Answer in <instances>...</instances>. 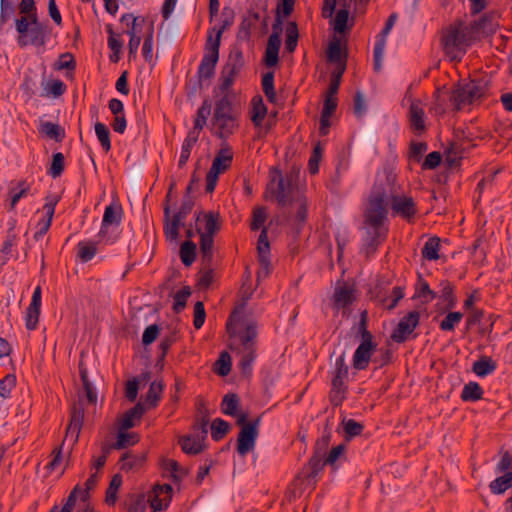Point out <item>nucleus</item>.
<instances>
[{
  "mask_svg": "<svg viewBox=\"0 0 512 512\" xmlns=\"http://www.w3.org/2000/svg\"><path fill=\"white\" fill-rule=\"evenodd\" d=\"M205 308L201 301H198L194 305V320L193 325L196 329H200L205 322Z\"/></svg>",
  "mask_w": 512,
  "mask_h": 512,
  "instance_id": "obj_64",
  "label": "nucleus"
},
{
  "mask_svg": "<svg viewBox=\"0 0 512 512\" xmlns=\"http://www.w3.org/2000/svg\"><path fill=\"white\" fill-rule=\"evenodd\" d=\"M298 32L296 25L291 23L286 29L285 47L289 52H293L297 46Z\"/></svg>",
  "mask_w": 512,
  "mask_h": 512,
  "instance_id": "obj_61",
  "label": "nucleus"
},
{
  "mask_svg": "<svg viewBox=\"0 0 512 512\" xmlns=\"http://www.w3.org/2000/svg\"><path fill=\"white\" fill-rule=\"evenodd\" d=\"M230 349L238 357L242 374L249 375L256 359L257 325L251 320L236 321L232 316L226 325Z\"/></svg>",
  "mask_w": 512,
  "mask_h": 512,
  "instance_id": "obj_2",
  "label": "nucleus"
},
{
  "mask_svg": "<svg viewBox=\"0 0 512 512\" xmlns=\"http://www.w3.org/2000/svg\"><path fill=\"white\" fill-rule=\"evenodd\" d=\"M97 252V244L93 241H81L78 244V256L83 262L91 260Z\"/></svg>",
  "mask_w": 512,
  "mask_h": 512,
  "instance_id": "obj_43",
  "label": "nucleus"
},
{
  "mask_svg": "<svg viewBox=\"0 0 512 512\" xmlns=\"http://www.w3.org/2000/svg\"><path fill=\"white\" fill-rule=\"evenodd\" d=\"M496 369V363L489 357H481L473 363L472 371L480 377L491 374Z\"/></svg>",
  "mask_w": 512,
  "mask_h": 512,
  "instance_id": "obj_32",
  "label": "nucleus"
},
{
  "mask_svg": "<svg viewBox=\"0 0 512 512\" xmlns=\"http://www.w3.org/2000/svg\"><path fill=\"white\" fill-rule=\"evenodd\" d=\"M40 132L50 139L60 142L65 137V131L58 124L52 122H44L40 125Z\"/></svg>",
  "mask_w": 512,
  "mask_h": 512,
  "instance_id": "obj_33",
  "label": "nucleus"
},
{
  "mask_svg": "<svg viewBox=\"0 0 512 512\" xmlns=\"http://www.w3.org/2000/svg\"><path fill=\"white\" fill-rule=\"evenodd\" d=\"M146 463V454L127 452L119 460L120 470L124 472H136L144 467Z\"/></svg>",
  "mask_w": 512,
  "mask_h": 512,
  "instance_id": "obj_23",
  "label": "nucleus"
},
{
  "mask_svg": "<svg viewBox=\"0 0 512 512\" xmlns=\"http://www.w3.org/2000/svg\"><path fill=\"white\" fill-rule=\"evenodd\" d=\"M57 202V198H52L48 200V202L44 205L43 210L45 212V217L42 218L37 224L38 231H36L34 235L36 240H39L49 230Z\"/></svg>",
  "mask_w": 512,
  "mask_h": 512,
  "instance_id": "obj_26",
  "label": "nucleus"
},
{
  "mask_svg": "<svg viewBox=\"0 0 512 512\" xmlns=\"http://www.w3.org/2000/svg\"><path fill=\"white\" fill-rule=\"evenodd\" d=\"M112 447L105 444L101 448V454L96 456L94 455L92 457L91 467L92 469H95L96 472L104 467L107 457L110 454Z\"/></svg>",
  "mask_w": 512,
  "mask_h": 512,
  "instance_id": "obj_60",
  "label": "nucleus"
},
{
  "mask_svg": "<svg viewBox=\"0 0 512 512\" xmlns=\"http://www.w3.org/2000/svg\"><path fill=\"white\" fill-rule=\"evenodd\" d=\"M30 191V185L24 181L19 182L16 187L10 190L11 208H14L17 202Z\"/></svg>",
  "mask_w": 512,
  "mask_h": 512,
  "instance_id": "obj_53",
  "label": "nucleus"
},
{
  "mask_svg": "<svg viewBox=\"0 0 512 512\" xmlns=\"http://www.w3.org/2000/svg\"><path fill=\"white\" fill-rule=\"evenodd\" d=\"M257 250L260 263L265 266V275L269 274V250L270 245L267 236V229L263 228L258 239Z\"/></svg>",
  "mask_w": 512,
  "mask_h": 512,
  "instance_id": "obj_28",
  "label": "nucleus"
},
{
  "mask_svg": "<svg viewBox=\"0 0 512 512\" xmlns=\"http://www.w3.org/2000/svg\"><path fill=\"white\" fill-rule=\"evenodd\" d=\"M224 29L225 26L219 29L213 28L208 36L205 54L198 71L200 78L209 79L214 73L216 63L219 59V48Z\"/></svg>",
  "mask_w": 512,
  "mask_h": 512,
  "instance_id": "obj_7",
  "label": "nucleus"
},
{
  "mask_svg": "<svg viewBox=\"0 0 512 512\" xmlns=\"http://www.w3.org/2000/svg\"><path fill=\"white\" fill-rule=\"evenodd\" d=\"M346 69V64H341L339 67H335V69L331 73V82L328 88V91L331 94H337L341 77Z\"/></svg>",
  "mask_w": 512,
  "mask_h": 512,
  "instance_id": "obj_57",
  "label": "nucleus"
},
{
  "mask_svg": "<svg viewBox=\"0 0 512 512\" xmlns=\"http://www.w3.org/2000/svg\"><path fill=\"white\" fill-rule=\"evenodd\" d=\"M64 169V156L62 153H55L50 167V174L56 178L61 175Z\"/></svg>",
  "mask_w": 512,
  "mask_h": 512,
  "instance_id": "obj_63",
  "label": "nucleus"
},
{
  "mask_svg": "<svg viewBox=\"0 0 512 512\" xmlns=\"http://www.w3.org/2000/svg\"><path fill=\"white\" fill-rule=\"evenodd\" d=\"M325 463L324 457L313 455L309 462L303 467L298 479H302L308 488H313L319 473L323 470Z\"/></svg>",
  "mask_w": 512,
  "mask_h": 512,
  "instance_id": "obj_18",
  "label": "nucleus"
},
{
  "mask_svg": "<svg viewBox=\"0 0 512 512\" xmlns=\"http://www.w3.org/2000/svg\"><path fill=\"white\" fill-rule=\"evenodd\" d=\"M328 61L334 63L336 67H339L341 64H346V60L343 57L340 41L334 39L328 47L327 51Z\"/></svg>",
  "mask_w": 512,
  "mask_h": 512,
  "instance_id": "obj_35",
  "label": "nucleus"
},
{
  "mask_svg": "<svg viewBox=\"0 0 512 512\" xmlns=\"http://www.w3.org/2000/svg\"><path fill=\"white\" fill-rule=\"evenodd\" d=\"M122 485V477L119 474H115L106 490L105 502L109 506L115 505L117 501V493Z\"/></svg>",
  "mask_w": 512,
  "mask_h": 512,
  "instance_id": "obj_36",
  "label": "nucleus"
},
{
  "mask_svg": "<svg viewBox=\"0 0 512 512\" xmlns=\"http://www.w3.org/2000/svg\"><path fill=\"white\" fill-rule=\"evenodd\" d=\"M138 20L139 19L133 16V14H124L121 17V22L128 27L127 34L130 37L140 36L142 25Z\"/></svg>",
  "mask_w": 512,
  "mask_h": 512,
  "instance_id": "obj_47",
  "label": "nucleus"
},
{
  "mask_svg": "<svg viewBox=\"0 0 512 512\" xmlns=\"http://www.w3.org/2000/svg\"><path fill=\"white\" fill-rule=\"evenodd\" d=\"M499 24L493 16H484L479 22H475L469 26L474 39L480 36H489L496 32Z\"/></svg>",
  "mask_w": 512,
  "mask_h": 512,
  "instance_id": "obj_24",
  "label": "nucleus"
},
{
  "mask_svg": "<svg viewBox=\"0 0 512 512\" xmlns=\"http://www.w3.org/2000/svg\"><path fill=\"white\" fill-rule=\"evenodd\" d=\"M220 228L219 214L215 212H201L196 217V229L199 235H214Z\"/></svg>",
  "mask_w": 512,
  "mask_h": 512,
  "instance_id": "obj_20",
  "label": "nucleus"
},
{
  "mask_svg": "<svg viewBox=\"0 0 512 512\" xmlns=\"http://www.w3.org/2000/svg\"><path fill=\"white\" fill-rule=\"evenodd\" d=\"M148 500L144 493L132 494L129 497L127 512H146Z\"/></svg>",
  "mask_w": 512,
  "mask_h": 512,
  "instance_id": "obj_39",
  "label": "nucleus"
},
{
  "mask_svg": "<svg viewBox=\"0 0 512 512\" xmlns=\"http://www.w3.org/2000/svg\"><path fill=\"white\" fill-rule=\"evenodd\" d=\"M231 370V356L227 352H222L216 362L215 371L220 376H226Z\"/></svg>",
  "mask_w": 512,
  "mask_h": 512,
  "instance_id": "obj_55",
  "label": "nucleus"
},
{
  "mask_svg": "<svg viewBox=\"0 0 512 512\" xmlns=\"http://www.w3.org/2000/svg\"><path fill=\"white\" fill-rule=\"evenodd\" d=\"M95 133L104 151L108 152L111 149V142L110 132L107 126L101 122H97L95 124Z\"/></svg>",
  "mask_w": 512,
  "mask_h": 512,
  "instance_id": "obj_48",
  "label": "nucleus"
},
{
  "mask_svg": "<svg viewBox=\"0 0 512 512\" xmlns=\"http://www.w3.org/2000/svg\"><path fill=\"white\" fill-rule=\"evenodd\" d=\"M238 113L227 97H223L215 104L212 118V132L221 139H227L238 129Z\"/></svg>",
  "mask_w": 512,
  "mask_h": 512,
  "instance_id": "obj_5",
  "label": "nucleus"
},
{
  "mask_svg": "<svg viewBox=\"0 0 512 512\" xmlns=\"http://www.w3.org/2000/svg\"><path fill=\"white\" fill-rule=\"evenodd\" d=\"M463 318L460 312H449L440 323V329L443 331H453Z\"/></svg>",
  "mask_w": 512,
  "mask_h": 512,
  "instance_id": "obj_50",
  "label": "nucleus"
},
{
  "mask_svg": "<svg viewBox=\"0 0 512 512\" xmlns=\"http://www.w3.org/2000/svg\"><path fill=\"white\" fill-rule=\"evenodd\" d=\"M145 411L142 403L136 404L133 408L128 410L120 421V429L127 430L135 426V420H139Z\"/></svg>",
  "mask_w": 512,
  "mask_h": 512,
  "instance_id": "obj_30",
  "label": "nucleus"
},
{
  "mask_svg": "<svg viewBox=\"0 0 512 512\" xmlns=\"http://www.w3.org/2000/svg\"><path fill=\"white\" fill-rule=\"evenodd\" d=\"M281 45L280 37L277 33L269 36L265 50L264 62L268 67H273L278 63L279 49Z\"/></svg>",
  "mask_w": 512,
  "mask_h": 512,
  "instance_id": "obj_27",
  "label": "nucleus"
},
{
  "mask_svg": "<svg viewBox=\"0 0 512 512\" xmlns=\"http://www.w3.org/2000/svg\"><path fill=\"white\" fill-rule=\"evenodd\" d=\"M172 498V487L169 484L155 485L148 495V503L152 512L167 508Z\"/></svg>",
  "mask_w": 512,
  "mask_h": 512,
  "instance_id": "obj_17",
  "label": "nucleus"
},
{
  "mask_svg": "<svg viewBox=\"0 0 512 512\" xmlns=\"http://www.w3.org/2000/svg\"><path fill=\"white\" fill-rule=\"evenodd\" d=\"M41 308V287L37 286L33 292L31 303L26 311V327L34 330L39 321Z\"/></svg>",
  "mask_w": 512,
  "mask_h": 512,
  "instance_id": "obj_21",
  "label": "nucleus"
},
{
  "mask_svg": "<svg viewBox=\"0 0 512 512\" xmlns=\"http://www.w3.org/2000/svg\"><path fill=\"white\" fill-rule=\"evenodd\" d=\"M233 160L232 149L225 145L216 154L210 170L206 176V191L211 193L214 191L219 175L227 171Z\"/></svg>",
  "mask_w": 512,
  "mask_h": 512,
  "instance_id": "obj_9",
  "label": "nucleus"
},
{
  "mask_svg": "<svg viewBox=\"0 0 512 512\" xmlns=\"http://www.w3.org/2000/svg\"><path fill=\"white\" fill-rule=\"evenodd\" d=\"M190 295L191 290L189 287L182 288L174 295L173 309L175 312L179 313L184 309Z\"/></svg>",
  "mask_w": 512,
  "mask_h": 512,
  "instance_id": "obj_54",
  "label": "nucleus"
},
{
  "mask_svg": "<svg viewBox=\"0 0 512 512\" xmlns=\"http://www.w3.org/2000/svg\"><path fill=\"white\" fill-rule=\"evenodd\" d=\"M420 315L417 311H412L404 316L391 334V338L398 343L404 342L412 334L419 324Z\"/></svg>",
  "mask_w": 512,
  "mask_h": 512,
  "instance_id": "obj_16",
  "label": "nucleus"
},
{
  "mask_svg": "<svg viewBox=\"0 0 512 512\" xmlns=\"http://www.w3.org/2000/svg\"><path fill=\"white\" fill-rule=\"evenodd\" d=\"M465 85L466 90L464 91V93L469 94L473 102L480 99L485 94L486 88L484 85L480 83L470 81L468 83H465Z\"/></svg>",
  "mask_w": 512,
  "mask_h": 512,
  "instance_id": "obj_59",
  "label": "nucleus"
},
{
  "mask_svg": "<svg viewBox=\"0 0 512 512\" xmlns=\"http://www.w3.org/2000/svg\"><path fill=\"white\" fill-rule=\"evenodd\" d=\"M84 418V409L81 404H75L72 408L71 418L66 430L64 442L68 441L72 445L77 443Z\"/></svg>",
  "mask_w": 512,
  "mask_h": 512,
  "instance_id": "obj_19",
  "label": "nucleus"
},
{
  "mask_svg": "<svg viewBox=\"0 0 512 512\" xmlns=\"http://www.w3.org/2000/svg\"><path fill=\"white\" fill-rule=\"evenodd\" d=\"M357 300V291L349 283H337L332 296V307L335 310L346 309Z\"/></svg>",
  "mask_w": 512,
  "mask_h": 512,
  "instance_id": "obj_12",
  "label": "nucleus"
},
{
  "mask_svg": "<svg viewBox=\"0 0 512 512\" xmlns=\"http://www.w3.org/2000/svg\"><path fill=\"white\" fill-rule=\"evenodd\" d=\"M242 67L243 53L239 49L232 50L222 71V86L224 89H228L232 85L235 76Z\"/></svg>",
  "mask_w": 512,
  "mask_h": 512,
  "instance_id": "obj_14",
  "label": "nucleus"
},
{
  "mask_svg": "<svg viewBox=\"0 0 512 512\" xmlns=\"http://www.w3.org/2000/svg\"><path fill=\"white\" fill-rule=\"evenodd\" d=\"M348 16H349V12L346 9V7L343 9H340L336 13V16L333 21V28L336 32L343 33L345 31L347 22H348Z\"/></svg>",
  "mask_w": 512,
  "mask_h": 512,
  "instance_id": "obj_58",
  "label": "nucleus"
},
{
  "mask_svg": "<svg viewBox=\"0 0 512 512\" xmlns=\"http://www.w3.org/2000/svg\"><path fill=\"white\" fill-rule=\"evenodd\" d=\"M228 431L229 424L226 421L220 418L213 420L211 424V435L214 440L218 441L222 439Z\"/></svg>",
  "mask_w": 512,
  "mask_h": 512,
  "instance_id": "obj_52",
  "label": "nucleus"
},
{
  "mask_svg": "<svg viewBox=\"0 0 512 512\" xmlns=\"http://www.w3.org/2000/svg\"><path fill=\"white\" fill-rule=\"evenodd\" d=\"M122 211L117 205H109L106 207L103 215L102 226L99 231V237L104 239L108 232V227L111 225L118 226L121 222Z\"/></svg>",
  "mask_w": 512,
  "mask_h": 512,
  "instance_id": "obj_25",
  "label": "nucleus"
},
{
  "mask_svg": "<svg viewBox=\"0 0 512 512\" xmlns=\"http://www.w3.org/2000/svg\"><path fill=\"white\" fill-rule=\"evenodd\" d=\"M474 40L469 26L462 23L451 25L443 34L444 52L451 61H459Z\"/></svg>",
  "mask_w": 512,
  "mask_h": 512,
  "instance_id": "obj_4",
  "label": "nucleus"
},
{
  "mask_svg": "<svg viewBox=\"0 0 512 512\" xmlns=\"http://www.w3.org/2000/svg\"><path fill=\"white\" fill-rule=\"evenodd\" d=\"M211 114V104L205 100L197 110L194 126L189 132H195L197 136L200 135L201 130L207 123V119Z\"/></svg>",
  "mask_w": 512,
  "mask_h": 512,
  "instance_id": "obj_31",
  "label": "nucleus"
},
{
  "mask_svg": "<svg viewBox=\"0 0 512 512\" xmlns=\"http://www.w3.org/2000/svg\"><path fill=\"white\" fill-rule=\"evenodd\" d=\"M139 441V437L136 433L126 432V430H119L117 441L114 445L116 449H122L127 446L135 445Z\"/></svg>",
  "mask_w": 512,
  "mask_h": 512,
  "instance_id": "obj_46",
  "label": "nucleus"
},
{
  "mask_svg": "<svg viewBox=\"0 0 512 512\" xmlns=\"http://www.w3.org/2000/svg\"><path fill=\"white\" fill-rule=\"evenodd\" d=\"M348 374V367L345 364V356L341 355L336 359L335 375L332 379L331 399L336 405L340 404L344 393V380Z\"/></svg>",
  "mask_w": 512,
  "mask_h": 512,
  "instance_id": "obj_13",
  "label": "nucleus"
},
{
  "mask_svg": "<svg viewBox=\"0 0 512 512\" xmlns=\"http://www.w3.org/2000/svg\"><path fill=\"white\" fill-rule=\"evenodd\" d=\"M465 90L466 85L464 83L458 85L452 92L451 101L454 103L457 109H461L463 106L473 103L471 96L467 93H464Z\"/></svg>",
  "mask_w": 512,
  "mask_h": 512,
  "instance_id": "obj_38",
  "label": "nucleus"
},
{
  "mask_svg": "<svg viewBox=\"0 0 512 512\" xmlns=\"http://www.w3.org/2000/svg\"><path fill=\"white\" fill-rule=\"evenodd\" d=\"M213 237L214 235L209 234L200 235V249L204 259L210 260L212 257Z\"/></svg>",
  "mask_w": 512,
  "mask_h": 512,
  "instance_id": "obj_56",
  "label": "nucleus"
},
{
  "mask_svg": "<svg viewBox=\"0 0 512 512\" xmlns=\"http://www.w3.org/2000/svg\"><path fill=\"white\" fill-rule=\"evenodd\" d=\"M196 257V245L192 241H185L180 248V258L185 266H190Z\"/></svg>",
  "mask_w": 512,
  "mask_h": 512,
  "instance_id": "obj_45",
  "label": "nucleus"
},
{
  "mask_svg": "<svg viewBox=\"0 0 512 512\" xmlns=\"http://www.w3.org/2000/svg\"><path fill=\"white\" fill-rule=\"evenodd\" d=\"M207 432V423H202L199 426H195L192 433L181 436L178 442L182 451L188 455H197L203 452Z\"/></svg>",
  "mask_w": 512,
  "mask_h": 512,
  "instance_id": "obj_11",
  "label": "nucleus"
},
{
  "mask_svg": "<svg viewBox=\"0 0 512 512\" xmlns=\"http://www.w3.org/2000/svg\"><path fill=\"white\" fill-rule=\"evenodd\" d=\"M367 316L366 310L361 312L359 330L362 341L353 355V367L357 370H363L368 366L372 352L375 349L372 343V335L366 328Z\"/></svg>",
  "mask_w": 512,
  "mask_h": 512,
  "instance_id": "obj_8",
  "label": "nucleus"
},
{
  "mask_svg": "<svg viewBox=\"0 0 512 512\" xmlns=\"http://www.w3.org/2000/svg\"><path fill=\"white\" fill-rule=\"evenodd\" d=\"M108 36V47L114 52L115 57H111V60L116 62L118 60V55L122 50V42L119 39V35H116L110 25L106 27Z\"/></svg>",
  "mask_w": 512,
  "mask_h": 512,
  "instance_id": "obj_49",
  "label": "nucleus"
},
{
  "mask_svg": "<svg viewBox=\"0 0 512 512\" xmlns=\"http://www.w3.org/2000/svg\"><path fill=\"white\" fill-rule=\"evenodd\" d=\"M267 219V212L263 207H256L253 210V217L251 222V229L258 230L263 226Z\"/></svg>",
  "mask_w": 512,
  "mask_h": 512,
  "instance_id": "obj_62",
  "label": "nucleus"
},
{
  "mask_svg": "<svg viewBox=\"0 0 512 512\" xmlns=\"http://www.w3.org/2000/svg\"><path fill=\"white\" fill-rule=\"evenodd\" d=\"M393 197L390 198V204L395 214L410 219L416 213V207L413 199L406 195H400L398 187L394 183Z\"/></svg>",
  "mask_w": 512,
  "mask_h": 512,
  "instance_id": "obj_15",
  "label": "nucleus"
},
{
  "mask_svg": "<svg viewBox=\"0 0 512 512\" xmlns=\"http://www.w3.org/2000/svg\"><path fill=\"white\" fill-rule=\"evenodd\" d=\"M247 415L240 413L237 423L242 426L237 439V452L245 456L254 450L256 439L258 437L259 419L246 423Z\"/></svg>",
  "mask_w": 512,
  "mask_h": 512,
  "instance_id": "obj_10",
  "label": "nucleus"
},
{
  "mask_svg": "<svg viewBox=\"0 0 512 512\" xmlns=\"http://www.w3.org/2000/svg\"><path fill=\"white\" fill-rule=\"evenodd\" d=\"M265 196L266 198L275 199L280 206L291 205L292 210L296 213V219L299 222L306 220V197L300 191H295L289 184H286L280 171L276 169L271 171V180L267 186Z\"/></svg>",
  "mask_w": 512,
  "mask_h": 512,
  "instance_id": "obj_3",
  "label": "nucleus"
},
{
  "mask_svg": "<svg viewBox=\"0 0 512 512\" xmlns=\"http://www.w3.org/2000/svg\"><path fill=\"white\" fill-rule=\"evenodd\" d=\"M267 114V108L264 105L262 99L260 97H254L252 99V109H251V120L256 125L259 126L264 120Z\"/></svg>",
  "mask_w": 512,
  "mask_h": 512,
  "instance_id": "obj_34",
  "label": "nucleus"
},
{
  "mask_svg": "<svg viewBox=\"0 0 512 512\" xmlns=\"http://www.w3.org/2000/svg\"><path fill=\"white\" fill-rule=\"evenodd\" d=\"M409 122L413 131L417 133H422L425 130V113L421 101H411L409 107Z\"/></svg>",
  "mask_w": 512,
  "mask_h": 512,
  "instance_id": "obj_22",
  "label": "nucleus"
},
{
  "mask_svg": "<svg viewBox=\"0 0 512 512\" xmlns=\"http://www.w3.org/2000/svg\"><path fill=\"white\" fill-rule=\"evenodd\" d=\"M394 193V179L390 176L377 180L370 192L364 211L363 229L365 231L364 249L366 254L373 253L386 237L385 225L390 198Z\"/></svg>",
  "mask_w": 512,
  "mask_h": 512,
  "instance_id": "obj_1",
  "label": "nucleus"
},
{
  "mask_svg": "<svg viewBox=\"0 0 512 512\" xmlns=\"http://www.w3.org/2000/svg\"><path fill=\"white\" fill-rule=\"evenodd\" d=\"M489 487L494 494L504 493L506 490L512 487V471L493 480Z\"/></svg>",
  "mask_w": 512,
  "mask_h": 512,
  "instance_id": "obj_37",
  "label": "nucleus"
},
{
  "mask_svg": "<svg viewBox=\"0 0 512 512\" xmlns=\"http://www.w3.org/2000/svg\"><path fill=\"white\" fill-rule=\"evenodd\" d=\"M262 88L270 102L276 101V92L274 89V74L272 72H268L263 76L262 79Z\"/></svg>",
  "mask_w": 512,
  "mask_h": 512,
  "instance_id": "obj_51",
  "label": "nucleus"
},
{
  "mask_svg": "<svg viewBox=\"0 0 512 512\" xmlns=\"http://www.w3.org/2000/svg\"><path fill=\"white\" fill-rule=\"evenodd\" d=\"M163 389H164V384L162 381H153L150 384V388L146 394L144 403H142V405L145 407V410L157 406V404L161 398Z\"/></svg>",
  "mask_w": 512,
  "mask_h": 512,
  "instance_id": "obj_29",
  "label": "nucleus"
},
{
  "mask_svg": "<svg viewBox=\"0 0 512 512\" xmlns=\"http://www.w3.org/2000/svg\"><path fill=\"white\" fill-rule=\"evenodd\" d=\"M184 220L181 215H174L170 221L166 223L165 234L167 239L176 241L179 236V228L183 225Z\"/></svg>",
  "mask_w": 512,
  "mask_h": 512,
  "instance_id": "obj_41",
  "label": "nucleus"
},
{
  "mask_svg": "<svg viewBox=\"0 0 512 512\" xmlns=\"http://www.w3.org/2000/svg\"><path fill=\"white\" fill-rule=\"evenodd\" d=\"M17 41L21 47L43 46L46 42V27L38 21L37 13L16 20Z\"/></svg>",
  "mask_w": 512,
  "mask_h": 512,
  "instance_id": "obj_6",
  "label": "nucleus"
},
{
  "mask_svg": "<svg viewBox=\"0 0 512 512\" xmlns=\"http://www.w3.org/2000/svg\"><path fill=\"white\" fill-rule=\"evenodd\" d=\"M482 388L476 382H469L462 390L461 398L464 401H477L482 398Z\"/></svg>",
  "mask_w": 512,
  "mask_h": 512,
  "instance_id": "obj_42",
  "label": "nucleus"
},
{
  "mask_svg": "<svg viewBox=\"0 0 512 512\" xmlns=\"http://www.w3.org/2000/svg\"><path fill=\"white\" fill-rule=\"evenodd\" d=\"M239 399L235 394L225 395L221 404V410L224 414L239 417L238 413Z\"/></svg>",
  "mask_w": 512,
  "mask_h": 512,
  "instance_id": "obj_40",
  "label": "nucleus"
},
{
  "mask_svg": "<svg viewBox=\"0 0 512 512\" xmlns=\"http://www.w3.org/2000/svg\"><path fill=\"white\" fill-rule=\"evenodd\" d=\"M440 240L439 238L433 237L426 241L422 255L427 260H437L439 258Z\"/></svg>",
  "mask_w": 512,
  "mask_h": 512,
  "instance_id": "obj_44",
  "label": "nucleus"
}]
</instances>
